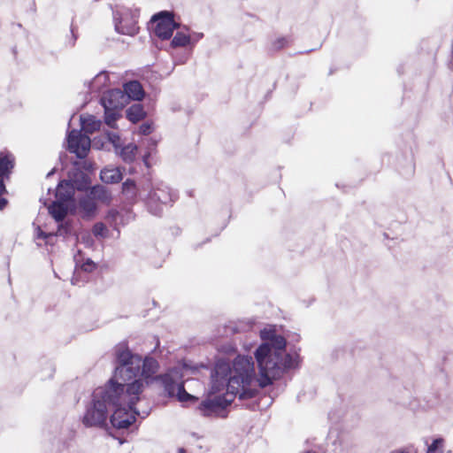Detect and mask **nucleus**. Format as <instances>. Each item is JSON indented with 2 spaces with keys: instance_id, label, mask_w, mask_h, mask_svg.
<instances>
[{
  "instance_id": "obj_1",
  "label": "nucleus",
  "mask_w": 453,
  "mask_h": 453,
  "mask_svg": "<svg viewBox=\"0 0 453 453\" xmlns=\"http://www.w3.org/2000/svg\"><path fill=\"white\" fill-rule=\"evenodd\" d=\"M260 338L263 342L254 352L257 376L252 357L238 356L232 366L224 361L216 364L208 397L199 406L203 416L224 417L225 409L235 396L241 400L252 398L259 388L272 385L288 370L298 366L299 356L287 352V342L275 326L264 327Z\"/></svg>"
},
{
  "instance_id": "obj_2",
  "label": "nucleus",
  "mask_w": 453,
  "mask_h": 453,
  "mask_svg": "<svg viewBox=\"0 0 453 453\" xmlns=\"http://www.w3.org/2000/svg\"><path fill=\"white\" fill-rule=\"evenodd\" d=\"M112 388L119 391L116 401H110V410L112 411L111 423L114 427L127 428L135 421L136 416L144 418L149 415L148 411H141L136 406L142 401L143 391L141 380H135L126 388L112 383Z\"/></svg>"
},
{
  "instance_id": "obj_3",
  "label": "nucleus",
  "mask_w": 453,
  "mask_h": 453,
  "mask_svg": "<svg viewBox=\"0 0 453 453\" xmlns=\"http://www.w3.org/2000/svg\"><path fill=\"white\" fill-rule=\"evenodd\" d=\"M118 390L112 388V381L96 388L82 418L88 426H102L105 424L110 411V401H116Z\"/></svg>"
},
{
  "instance_id": "obj_4",
  "label": "nucleus",
  "mask_w": 453,
  "mask_h": 453,
  "mask_svg": "<svg viewBox=\"0 0 453 453\" xmlns=\"http://www.w3.org/2000/svg\"><path fill=\"white\" fill-rule=\"evenodd\" d=\"M116 357L119 365L108 383L112 381L114 385L126 388L135 380H141L144 385L141 377L142 357L134 355L128 349L120 346L116 350Z\"/></svg>"
},
{
  "instance_id": "obj_5",
  "label": "nucleus",
  "mask_w": 453,
  "mask_h": 453,
  "mask_svg": "<svg viewBox=\"0 0 453 453\" xmlns=\"http://www.w3.org/2000/svg\"><path fill=\"white\" fill-rule=\"evenodd\" d=\"M196 370L184 363H180L161 376L165 390L169 396H175L182 403H196L197 397L188 394L184 388L185 380L194 374Z\"/></svg>"
},
{
  "instance_id": "obj_6",
  "label": "nucleus",
  "mask_w": 453,
  "mask_h": 453,
  "mask_svg": "<svg viewBox=\"0 0 453 453\" xmlns=\"http://www.w3.org/2000/svg\"><path fill=\"white\" fill-rule=\"evenodd\" d=\"M139 12L126 6H117L113 11L115 29L118 33L127 35H134L138 33L137 26Z\"/></svg>"
},
{
  "instance_id": "obj_7",
  "label": "nucleus",
  "mask_w": 453,
  "mask_h": 453,
  "mask_svg": "<svg viewBox=\"0 0 453 453\" xmlns=\"http://www.w3.org/2000/svg\"><path fill=\"white\" fill-rule=\"evenodd\" d=\"M140 199L146 202L151 213L157 215L161 211L160 204H166L173 201L170 189L166 186L162 188L157 187L156 189L151 190V188L143 194L142 191L139 193Z\"/></svg>"
},
{
  "instance_id": "obj_8",
  "label": "nucleus",
  "mask_w": 453,
  "mask_h": 453,
  "mask_svg": "<svg viewBox=\"0 0 453 453\" xmlns=\"http://www.w3.org/2000/svg\"><path fill=\"white\" fill-rule=\"evenodd\" d=\"M151 23L154 26L153 30L155 35L163 39H169L178 25L174 22L173 14L167 12H162L154 15L151 19Z\"/></svg>"
},
{
  "instance_id": "obj_9",
  "label": "nucleus",
  "mask_w": 453,
  "mask_h": 453,
  "mask_svg": "<svg viewBox=\"0 0 453 453\" xmlns=\"http://www.w3.org/2000/svg\"><path fill=\"white\" fill-rule=\"evenodd\" d=\"M68 150L78 157L84 158L91 147L90 138L81 131L72 130L67 136Z\"/></svg>"
},
{
  "instance_id": "obj_10",
  "label": "nucleus",
  "mask_w": 453,
  "mask_h": 453,
  "mask_svg": "<svg viewBox=\"0 0 453 453\" xmlns=\"http://www.w3.org/2000/svg\"><path fill=\"white\" fill-rule=\"evenodd\" d=\"M104 109L122 110L127 105L124 92L121 89H111L104 93L101 98Z\"/></svg>"
},
{
  "instance_id": "obj_11",
  "label": "nucleus",
  "mask_w": 453,
  "mask_h": 453,
  "mask_svg": "<svg viewBox=\"0 0 453 453\" xmlns=\"http://www.w3.org/2000/svg\"><path fill=\"white\" fill-rule=\"evenodd\" d=\"M124 92L127 104L130 100L141 101L144 96V91L140 84V82L136 81H132L124 85Z\"/></svg>"
},
{
  "instance_id": "obj_12",
  "label": "nucleus",
  "mask_w": 453,
  "mask_h": 453,
  "mask_svg": "<svg viewBox=\"0 0 453 453\" xmlns=\"http://www.w3.org/2000/svg\"><path fill=\"white\" fill-rule=\"evenodd\" d=\"M109 83V74L106 72H101L94 78L84 82L88 93H97Z\"/></svg>"
},
{
  "instance_id": "obj_13",
  "label": "nucleus",
  "mask_w": 453,
  "mask_h": 453,
  "mask_svg": "<svg viewBox=\"0 0 453 453\" xmlns=\"http://www.w3.org/2000/svg\"><path fill=\"white\" fill-rule=\"evenodd\" d=\"M96 211V203L93 200L92 197L87 194L83 197H81L79 201L78 204V212L83 218H90L95 215Z\"/></svg>"
},
{
  "instance_id": "obj_14",
  "label": "nucleus",
  "mask_w": 453,
  "mask_h": 453,
  "mask_svg": "<svg viewBox=\"0 0 453 453\" xmlns=\"http://www.w3.org/2000/svg\"><path fill=\"white\" fill-rule=\"evenodd\" d=\"M66 203L65 201L57 199L50 205H48L49 213L57 222L62 221L66 216L68 211Z\"/></svg>"
},
{
  "instance_id": "obj_15",
  "label": "nucleus",
  "mask_w": 453,
  "mask_h": 453,
  "mask_svg": "<svg viewBox=\"0 0 453 453\" xmlns=\"http://www.w3.org/2000/svg\"><path fill=\"white\" fill-rule=\"evenodd\" d=\"M150 188V184H146L142 188H137L133 180H127L122 185L123 193L129 199L140 198L139 193L142 191L143 194H147V191Z\"/></svg>"
},
{
  "instance_id": "obj_16",
  "label": "nucleus",
  "mask_w": 453,
  "mask_h": 453,
  "mask_svg": "<svg viewBox=\"0 0 453 453\" xmlns=\"http://www.w3.org/2000/svg\"><path fill=\"white\" fill-rule=\"evenodd\" d=\"M74 194V184L72 180L61 181L56 189V198L68 202Z\"/></svg>"
},
{
  "instance_id": "obj_17",
  "label": "nucleus",
  "mask_w": 453,
  "mask_h": 453,
  "mask_svg": "<svg viewBox=\"0 0 453 453\" xmlns=\"http://www.w3.org/2000/svg\"><path fill=\"white\" fill-rule=\"evenodd\" d=\"M122 173L119 167L107 166L101 171L100 178L105 183H118L122 180Z\"/></svg>"
},
{
  "instance_id": "obj_18",
  "label": "nucleus",
  "mask_w": 453,
  "mask_h": 453,
  "mask_svg": "<svg viewBox=\"0 0 453 453\" xmlns=\"http://www.w3.org/2000/svg\"><path fill=\"white\" fill-rule=\"evenodd\" d=\"M158 370V363L150 357L142 358L141 377L149 379L153 376Z\"/></svg>"
},
{
  "instance_id": "obj_19",
  "label": "nucleus",
  "mask_w": 453,
  "mask_h": 453,
  "mask_svg": "<svg viewBox=\"0 0 453 453\" xmlns=\"http://www.w3.org/2000/svg\"><path fill=\"white\" fill-rule=\"evenodd\" d=\"M80 120L82 130L87 134H92L101 127V121L92 115H81Z\"/></svg>"
},
{
  "instance_id": "obj_20",
  "label": "nucleus",
  "mask_w": 453,
  "mask_h": 453,
  "mask_svg": "<svg viewBox=\"0 0 453 453\" xmlns=\"http://www.w3.org/2000/svg\"><path fill=\"white\" fill-rule=\"evenodd\" d=\"M14 165V157L11 153H0V178H8Z\"/></svg>"
},
{
  "instance_id": "obj_21",
  "label": "nucleus",
  "mask_w": 453,
  "mask_h": 453,
  "mask_svg": "<svg viewBox=\"0 0 453 453\" xmlns=\"http://www.w3.org/2000/svg\"><path fill=\"white\" fill-rule=\"evenodd\" d=\"M426 453H444L445 451V440L441 437H433L430 439H426Z\"/></svg>"
},
{
  "instance_id": "obj_22",
  "label": "nucleus",
  "mask_w": 453,
  "mask_h": 453,
  "mask_svg": "<svg viewBox=\"0 0 453 453\" xmlns=\"http://www.w3.org/2000/svg\"><path fill=\"white\" fill-rule=\"evenodd\" d=\"M116 152L120 156L123 161L131 163L135 159L137 146L134 143H129L121 149L119 148Z\"/></svg>"
},
{
  "instance_id": "obj_23",
  "label": "nucleus",
  "mask_w": 453,
  "mask_h": 453,
  "mask_svg": "<svg viewBox=\"0 0 453 453\" xmlns=\"http://www.w3.org/2000/svg\"><path fill=\"white\" fill-rule=\"evenodd\" d=\"M88 194L95 202L101 201L103 203H109L111 200V195L103 186L93 187Z\"/></svg>"
},
{
  "instance_id": "obj_24",
  "label": "nucleus",
  "mask_w": 453,
  "mask_h": 453,
  "mask_svg": "<svg viewBox=\"0 0 453 453\" xmlns=\"http://www.w3.org/2000/svg\"><path fill=\"white\" fill-rule=\"evenodd\" d=\"M144 116L143 107L139 104H135L127 110V118L133 123L140 121Z\"/></svg>"
},
{
  "instance_id": "obj_25",
  "label": "nucleus",
  "mask_w": 453,
  "mask_h": 453,
  "mask_svg": "<svg viewBox=\"0 0 453 453\" xmlns=\"http://www.w3.org/2000/svg\"><path fill=\"white\" fill-rule=\"evenodd\" d=\"M191 42V37L190 35L183 33V32H177L174 37L172 40V46L173 47H185L188 45Z\"/></svg>"
},
{
  "instance_id": "obj_26",
  "label": "nucleus",
  "mask_w": 453,
  "mask_h": 453,
  "mask_svg": "<svg viewBox=\"0 0 453 453\" xmlns=\"http://www.w3.org/2000/svg\"><path fill=\"white\" fill-rule=\"evenodd\" d=\"M120 111L117 109H104V120L109 127H115V123L120 117Z\"/></svg>"
},
{
  "instance_id": "obj_27",
  "label": "nucleus",
  "mask_w": 453,
  "mask_h": 453,
  "mask_svg": "<svg viewBox=\"0 0 453 453\" xmlns=\"http://www.w3.org/2000/svg\"><path fill=\"white\" fill-rule=\"evenodd\" d=\"M81 256L80 250L78 254L74 255V260L77 265H81V269L85 272H92L96 268V264L91 259H87L81 263Z\"/></svg>"
},
{
  "instance_id": "obj_28",
  "label": "nucleus",
  "mask_w": 453,
  "mask_h": 453,
  "mask_svg": "<svg viewBox=\"0 0 453 453\" xmlns=\"http://www.w3.org/2000/svg\"><path fill=\"white\" fill-rule=\"evenodd\" d=\"M107 233L106 226L103 223H96L93 226V234L98 237H105Z\"/></svg>"
},
{
  "instance_id": "obj_29",
  "label": "nucleus",
  "mask_w": 453,
  "mask_h": 453,
  "mask_svg": "<svg viewBox=\"0 0 453 453\" xmlns=\"http://www.w3.org/2000/svg\"><path fill=\"white\" fill-rule=\"evenodd\" d=\"M107 138L116 149V151L120 148V138L117 133L109 132L107 133Z\"/></svg>"
},
{
  "instance_id": "obj_30",
  "label": "nucleus",
  "mask_w": 453,
  "mask_h": 453,
  "mask_svg": "<svg viewBox=\"0 0 453 453\" xmlns=\"http://www.w3.org/2000/svg\"><path fill=\"white\" fill-rule=\"evenodd\" d=\"M389 453H416V449L413 445L395 449Z\"/></svg>"
},
{
  "instance_id": "obj_31",
  "label": "nucleus",
  "mask_w": 453,
  "mask_h": 453,
  "mask_svg": "<svg viewBox=\"0 0 453 453\" xmlns=\"http://www.w3.org/2000/svg\"><path fill=\"white\" fill-rule=\"evenodd\" d=\"M36 237L43 238L46 240V242H50V240L54 237V234H45L41 230V228L38 227L37 231H36Z\"/></svg>"
},
{
  "instance_id": "obj_32",
  "label": "nucleus",
  "mask_w": 453,
  "mask_h": 453,
  "mask_svg": "<svg viewBox=\"0 0 453 453\" xmlns=\"http://www.w3.org/2000/svg\"><path fill=\"white\" fill-rule=\"evenodd\" d=\"M287 44V40L283 37L278 38L273 42V48L274 50L282 49Z\"/></svg>"
},
{
  "instance_id": "obj_33",
  "label": "nucleus",
  "mask_w": 453,
  "mask_h": 453,
  "mask_svg": "<svg viewBox=\"0 0 453 453\" xmlns=\"http://www.w3.org/2000/svg\"><path fill=\"white\" fill-rule=\"evenodd\" d=\"M151 132V125L149 123H143L140 126V133L142 134H149Z\"/></svg>"
},
{
  "instance_id": "obj_34",
  "label": "nucleus",
  "mask_w": 453,
  "mask_h": 453,
  "mask_svg": "<svg viewBox=\"0 0 453 453\" xmlns=\"http://www.w3.org/2000/svg\"><path fill=\"white\" fill-rule=\"evenodd\" d=\"M68 231H69V230H68V226H64V225L62 224V225H60V226H58V232H57V234H57V235H64V234H67V233H68Z\"/></svg>"
},
{
  "instance_id": "obj_35",
  "label": "nucleus",
  "mask_w": 453,
  "mask_h": 453,
  "mask_svg": "<svg viewBox=\"0 0 453 453\" xmlns=\"http://www.w3.org/2000/svg\"><path fill=\"white\" fill-rule=\"evenodd\" d=\"M151 156V151H148L147 153H145L143 156H142V161L144 163V165L147 166V167H150V157Z\"/></svg>"
},
{
  "instance_id": "obj_36",
  "label": "nucleus",
  "mask_w": 453,
  "mask_h": 453,
  "mask_svg": "<svg viewBox=\"0 0 453 453\" xmlns=\"http://www.w3.org/2000/svg\"><path fill=\"white\" fill-rule=\"evenodd\" d=\"M80 240H81V242H83L86 244V246L92 245V240H91L89 234H86L82 235Z\"/></svg>"
},
{
  "instance_id": "obj_37",
  "label": "nucleus",
  "mask_w": 453,
  "mask_h": 453,
  "mask_svg": "<svg viewBox=\"0 0 453 453\" xmlns=\"http://www.w3.org/2000/svg\"><path fill=\"white\" fill-rule=\"evenodd\" d=\"M4 178H0V196L5 192V187L4 185Z\"/></svg>"
},
{
  "instance_id": "obj_38",
  "label": "nucleus",
  "mask_w": 453,
  "mask_h": 453,
  "mask_svg": "<svg viewBox=\"0 0 453 453\" xmlns=\"http://www.w3.org/2000/svg\"><path fill=\"white\" fill-rule=\"evenodd\" d=\"M117 215H118V212H117V211H110V212H109V214H108V219H110V218H111V219H115V217H116Z\"/></svg>"
},
{
  "instance_id": "obj_39",
  "label": "nucleus",
  "mask_w": 453,
  "mask_h": 453,
  "mask_svg": "<svg viewBox=\"0 0 453 453\" xmlns=\"http://www.w3.org/2000/svg\"><path fill=\"white\" fill-rule=\"evenodd\" d=\"M7 202L4 198L0 197V210L4 209Z\"/></svg>"
},
{
  "instance_id": "obj_40",
  "label": "nucleus",
  "mask_w": 453,
  "mask_h": 453,
  "mask_svg": "<svg viewBox=\"0 0 453 453\" xmlns=\"http://www.w3.org/2000/svg\"><path fill=\"white\" fill-rule=\"evenodd\" d=\"M174 453H186V450L182 448H180Z\"/></svg>"
},
{
  "instance_id": "obj_41",
  "label": "nucleus",
  "mask_w": 453,
  "mask_h": 453,
  "mask_svg": "<svg viewBox=\"0 0 453 453\" xmlns=\"http://www.w3.org/2000/svg\"><path fill=\"white\" fill-rule=\"evenodd\" d=\"M53 374V368L52 367H50V373H49V376H52Z\"/></svg>"
},
{
  "instance_id": "obj_42",
  "label": "nucleus",
  "mask_w": 453,
  "mask_h": 453,
  "mask_svg": "<svg viewBox=\"0 0 453 453\" xmlns=\"http://www.w3.org/2000/svg\"><path fill=\"white\" fill-rule=\"evenodd\" d=\"M202 36L203 35H197L196 41H198Z\"/></svg>"
},
{
  "instance_id": "obj_43",
  "label": "nucleus",
  "mask_w": 453,
  "mask_h": 453,
  "mask_svg": "<svg viewBox=\"0 0 453 453\" xmlns=\"http://www.w3.org/2000/svg\"><path fill=\"white\" fill-rule=\"evenodd\" d=\"M305 453H317V452H315V451H307Z\"/></svg>"
},
{
  "instance_id": "obj_44",
  "label": "nucleus",
  "mask_w": 453,
  "mask_h": 453,
  "mask_svg": "<svg viewBox=\"0 0 453 453\" xmlns=\"http://www.w3.org/2000/svg\"><path fill=\"white\" fill-rule=\"evenodd\" d=\"M155 145H156L155 142H151V146L154 147Z\"/></svg>"
}]
</instances>
